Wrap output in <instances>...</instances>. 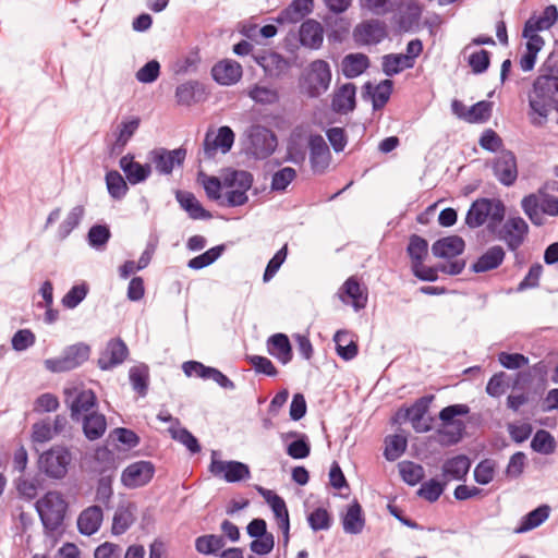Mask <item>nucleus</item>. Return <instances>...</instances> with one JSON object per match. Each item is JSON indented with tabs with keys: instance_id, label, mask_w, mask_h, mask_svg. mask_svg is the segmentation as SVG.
I'll return each instance as SVG.
<instances>
[{
	"instance_id": "obj_1",
	"label": "nucleus",
	"mask_w": 558,
	"mask_h": 558,
	"mask_svg": "<svg viewBox=\"0 0 558 558\" xmlns=\"http://www.w3.org/2000/svg\"><path fill=\"white\" fill-rule=\"evenodd\" d=\"M529 119L532 125L543 126L551 110L558 112V76L539 75L529 94Z\"/></svg>"
},
{
	"instance_id": "obj_2",
	"label": "nucleus",
	"mask_w": 558,
	"mask_h": 558,
	"mask_svg": "<svg viewBox=\"0 0 558 558\" xmlns=\"http://www.w3.org/2000/svg\"><path fill=\"white\" fill-rule=\"evenodd\" d=\"M505 216L506 206L501 199L480 197L471 204L466 211L465 225L470 229L487 225L488 231L495 233Z\"/></svg>"
},
{
	"instance_id": "obj_3",
	"label": "nucleus",
	"mask_w": 558,
	"mask_h": 558,
	"mask_svg": "<svg viewBox=\"0 0 558 558\" xmlns=\"http://www.w3.org/2000/svg\"><path fill=\"white\" fill-rule=\"evenodd\" d=\"M35 508L47 534L62 529L69 505L61 493L47 492L36 501Z\"/></svg>"
},
{
	"instance_id": "obj_4",
	"label": "nucleus",
	"mask_w": 558,
	"mask_h": 558,
	"mask_svg": "<svg viewBox=\"0 0 558 558\" xmlns=\"http://www.w3.org/2000/svg\"><path fill=\"white\" fill-rule=\"evenodd\" d=\"M331 69L327 61H312L299 80L301 93L310 98H318L325 94L331 83Z\"/></svg>"
},
{
	"instance_id": "obj_5",
	"label": "nucleus",
	"mask_w": 558,
	"mask_h": 558,
	"mask_svg": "<svg viewBox=\"0 0 558 558\" xmlns=\"http://www.w3.org/2000/svg\"><path fill=\"white\" fill-rule=\"evenodd\" d=\"M90 355V347L84 342H77L66 347L58 357L47 359L45 367L52 373H63L75 369L84 364Z\"/></svg>"
},
{
	"instance_id": "obj_6",
	"label": "nucleus",
	"mask_w": 558,
	"mask_h": 558,
	"mask_svg": "<svg viewBox=\"0 0 558 558\" xmlns=\"http://www.w3.org/2000/svg\"><path fill=\"white\" fill-rule=\"evenodd\" d=\"M72 461V454L66 447L53 446L39 456L38 469L50 478L61 480Z\"/></svg>"
},
{
	"instance_id": "obj_7",
	"label": "nucleus",
	"mask_w": 558,
	"mask_h": 558,
	"mask_svg": "<svg viewBox=\"0 0 558 558\" xmlns=\"http://www.w3.org/2000/svg\"><path fill=\"white\" fill-rule=\"evenodd\" d=\"M521 207L529 219L536 226L544 222L543 214L556 217L558 216V197L544 193L541 197L530 194L523 197Z\"/></svg>"
},
{
	"instance_id": "obj_8",
	"label": "nucleus",
	"mask_w": 558,
	"mask_h": 558,
	"mask_svg": "<svg viewBox=\"0 0 558 558\" xmlns=\"http://www.w3.org/2000/svg\"><path fill=\"white\" fill-rule=\"evenodd\" d=\"M247 151L255 159H266L276 150L278 140L276 134L266 126L252 125L247 132Z\"/></svg>"
},
{
	"instance_id": "obj_9",
	"label": "nucleus",
	"mask_w": 558,
	"mask_h": 558,
	"mask_svg": "<svg viewBox=\"0 0 558 558\" xmlns=\"http://www.w3.org/2000/svg\"><path fill=\"white\" fill-rule=\"evenodd\" d=\"M218 451H211L209 472L214 476L222 477L227 483H238L251 477L247 464L240 461H222L217 459Z\"/></svg>"
},
{
	"instance_id": "obj_10",
	"label": "nucleus",
	"mask_w": 558,
	"mask_h": 558,
	"mask_svg": "<svg viewBox=\"0 0 558 558\" xmlns=\"http://www.w3.org/2000/svg\"><path fill=\"white\" fill-rule=\"evenodd\" d=\"M155 465L150 461H136L129 464L121 474V483L126 488H138L147 485L154 477Z\"/></svg>"
},
{
	"instance_id": "obj_11",
	"label": "nucleus",
	"mask_w": 558,
	"mask_h": 558,
	"mask_svg": "<svg viewBox=\"0 0 558 558\" xmlns=\"http://www.w3.org/2000/svg\"><path fill=\"white\" fill-rule=\"evenodd\" d=\"M150 160L158 173L169 175L175 167H182L186 158V149L179 147L172 150L157 148L150 151Z\"/></svg>"
},
{
	"instance_id": "obj_12",
	"label": "nucleus",
	"mask_w": 558,
	"mask_h": 558,
	"mask_svg": "<svg viewBox=\"0 0 558 558\" xmlns=\"http://www.w3.org/2000/svg\"><path fill=\"white\" fill-rule=\"evenodd\" d=\"M529 226L522 217H511L497 232V239L504 241L510 251H517L524 242Z\"/></svg>"
},
{
	"instance_id": "obj_13",
	"label": "nucleus",
	"mask_w": 558,
	"mask_h": 558,
	"mask_svg": "<svg viewBox=\"0 0 558 558\" xmlns=\"http://www.w3.org/2000/svg\"><path fill=\"white\" fill-rule=\"evenodd\" d=\"M493 173L502 185L512 186L518 179L515 155L511 150H501L493 162Z\"/></svg>"
},
{
	"instance_id": "obj_14",
	"label": "nucleus",
	"mask_w": 558,
	"mask_h": 558,
	"mask_svg": "<svg viewBox=\"0 0 558 558\" xmlns=\"http://www.w3.org/2000/svg\"><path fill=\"white\" fill-rule=\"evenodd\" d=\"M387 36L386 25L379 20H368L357 24L353 29V39L357 45H377Z\"/></svg>"
},
{
	"instance_id": "obj_15",
	"label": "nucleus",
	"mask_w": 558,
	"mask_h": 558,
	"mask_svg": "<svg viewBox=\"0 0 558 558\" xmlns=\"http://www.w3.org/2000/svg\"><path fill=\"white\" fill-rule=\"evenodd\" d=\"M129 355V349L121 338L110 339L97 361L101 371H109L122 364Z\"/></svg>"
},
{
	"instance_id": "obj_16",
	"label": "nucleus",
	"mask_w": 558,
	"mask_h": 558,
	"mask_svg": "<svg viewBox=\"0 0 558 558\" xmlns=\"http://www.w3.org/2000/svg\"><path fill=\"white\" fill-rule=\"evenodd\" d=\"M310 162L314 173H324L328 168L331 154L324 137L319 134L311 135L310 141Z\"/></svg>"
},
{
	"instance_id": "obj_17",
	"label": "nucleus",
	"mask_w": 558,
	"mask_h": 558,
	"mask_svg": "<svg viewBox=\"0 0 558 558\" xmlns=\"http://www.w3.org/2000/svg\"><path fill=\"white\" fill-rule=\"evenodd\" d=\"M313 0H292L291 3L281 10L275 21L281 25L296 24L313 12Z\"/></svg>"
},
{
	"instance_id": "obj_18",
	"label": "nucleus",
	"mask_w": 558,
	"mask_h": 558,
	"mask_svg": "<svg viewBox=\"0 0 558 558\" xmlns=\"http://www.w3.org/2000/svg\"><path fill=\"white\" fill-rule=\"evenodd\" d=\"M243 71L239 62L225 59L216 63L211 69L213 78L220 85H233L242 77Z\"/></svg>"
},
{
	"instance_id": "obj_19",
	"label": "nucleus",
	"mask_w": 558,
	"mask_h": 558,
	"mask_svg": "<svg viewBox=\"0 0 558 558\" xmlns=\"http://www.w3.org/2000/svg\"><path fill=\"white\" fill-rule=\"evenodd\" d=\"M434 400L433 395L423 396L414 401V403L405 409V417L412 423L413 428L417 433H426L432 429L430 424H423L422 420L428 412L429 405Z\"/></svg>"
},
{
	"instance_id": "obj_20",
	"label": "nucleus",
	"mask_w": 558,
	"mask_h": 558,
	"mask_svg": "<svg viewBox=\"0 0 558 558\" xmlns=\"http://www.w3.org/2000/svg\"><path fill=\"white\" fill-rule=\"evenodd\" d=\"M505 258L506 252L502 246H490L471 265V271L482 274L495 270L504 263Z\"/></svg>"
},
{
	"instance_id": "obj_21",
	"label": "nucleus",
	"mask_w": 558,
	"mask_h": 558,
	"mask_svg": "<svg viewBox=\"0 0 558 558\" xmlns=\"http://www.w3.org/2000/svg\"><path fill=\"white\" fill-rule=\"evenodd\" d=\"M255 60L257 64L263 68L266 75L270 77H280L286 74L290 68L289 61L275 51H265L258 54Z\"/></svg>"
},
{
	"instance_id": "obj_22",
	"label": "nucleus",
	"mask_w": 558,
	"mask_h": 558,
	"mask_svg": "<svg viewBox=\"0 0 558 558\" xmlns=\"http://www.w3.org/2000/svg\"><path fill=\"white\" fill-rule=\"evenodd\" d=\"M120 168L125 174L130 184L135 185L148 179L151 173L149 163L142 165L134 160V156L126 154L119 161Z\"/></svg>"
},
{
	"instance_id": "obj_23",
	"label": "nucleus",
	"mask_w": 558,
	"mask_h": 558,
	"mask_svg": "<svg viewBox=\"0 0 558 558\" xmlns=\"http://www.w3.org/2000/svg\"><path fill=\"white\" fill-rule=\"evenodd\" d=\"M104 520L100 506L93 505L84 509L77 518V529L83 535L90 536L98 532Z\"/></svg>"
},
{
	"instance_id": "obj_24",
	"label": "nucleus",
	"mask_w": 558,
	"mask_h": 558,
	"mask_svg": "<svg viewBox=\"0 0 558 558\" xmlns=\"http://www.w3.org/2000/svg\"><path fill=\"white\" fill-rule=\"evenodd\" d=\"M299 36L303 47L317 50L324 41V28L316 20L308 19L301 24Z\"/></svg>"
},
{
	"instance_id": "obj_25",
	"label": "nucleus",
	"mask_w": 558,
	"mask_h": 558,
	"mask_svg": "<svg viewBox=\"0 0 558 558\" xmlns=\"http://www.w3.org/2000/svg\"><path fill=\"white\" fill-rule=\"evenodd\" d=\"M356 87L353 83H347L335 90L331 99V109L337 113H348L355 109Z\"/></svg>"
},
{
	"instance_id": "obj_26",
	"label": "nucleus",
	"mask_w": 558,
	"mask_h": 558,
	"mask_svg": "<svg viewBox=\"0 0 558 558\" xmlns=\"http://www.w3.org/2000/svg\"><path fill=\"white\" fill-rule=\"evenodd\" d=\"M393 83L390 80H384L374 86L371 82L363 85V97L371 98L374 110H379L388 102L392 93Z\"/></svg>"
},
{
	"instance_id": "obj_27",
	"label": "nucleus",
	"mask_w": 558,
	"mask_h": 558,
	"mask_svg": "<svg viewBox=\"0 0 558 558\" xmlns=\"http://www.w3.org/2000/svg\"><path fill=\"white\" fill-rule=\"evenodd\" d=\"M96 407L95 392L92 389H83L70 401L71 417L74 421H80L83 415L93 412Z\"/></svg>"
},
{
	"instance_id": "obj_28",
	"label": "nucleus",
	"mask_w": 558,
	"mask_h": 558,
	"mask_svg": "<svg viewBox=\"0 0 558 558\" xmlns=\"http://www.w3.org/2000/svg\"><path fill=\"white\" fill-rule=\"evenodd\" d=\"M464 240L459 235L445 236L432 245V253L439 258H453L463 253Z\"/></svg>"
},
{
	"instance_id": "obj_29",
	"label": "nucleus",
	"mask_w": 558,
	"mask_h": 558,
	"mask_svg": "<svg viewBox=\"0 0 558 558\" xmlns=\"http://www.w3.org/2000/svg\"><path fill=\"white\" fill-rule=\"evenodd\" d=\"M267 352L277 359L282 365L292 361L293 352L287 335L278 332L267 340Z\"/></svg>"
},
{
	"instance_id": "obj_30",
	"label": "nucleus",
	"mask_w": 558,
	"mask_h": 558,
	"mask_svg": "<svg viewBox=\"0 0 558 558\" xmlns=\"http://www.w3.org/2000/svg\"><path fill=\"white\" fill-rule=\"evenodd\" d=\"M234 132L229 126L219 128L213 141H210L209 134H207L204 141L206 156L211 157L218 148L223 154L230 151L234 143Z\"/></svg>"
},
{
	"instance_id": "obj_31",
	"label": "nucleus",
	"mask_w": 558,
	"mask_h": 558,
	"mask_svg": "<svg viewBox=\"0 0 558 558\" xmlns=\"http://www.w3.org/2000/svg\"><path fill=\"white\" fill-rule=\"evenodd\" d=\"M471 468V461L465 454H458L445 461L442 476L446 481H462Z\"/></svg>"
},
{
	"instance_id": "obj_32",
	"label": "nucleus",
	"mask_w": 558,
	"mask_h": 558,
	"mask_svg": "<svg viewBox=\"0 0 558 558\" xmlns=\"http://www.w3.org/2000/svg\"><path fill=\"white\" fill-rule=\"evenodd\" d=\"M175 199L194 220L208 219L211 217L210 213L207 211L202 204L197 201L195 195L187 191H177Z\"/></svg>"
},
{
	"instance_id": "obj_33",
	"label": "nucleus",
	"mask_w": 558,
	"mask_h": 558,
	"mask_svg": "<svg viewBox=\"0 0 558 558\" xmlns=\"http://www.w3.org/2000/svg\"><path fill=\"white\" fill-rule=\"evenodd\" d=\"M134 511L133 504L118 506L112 518L111 533L113 535H122L133 525L135 522Z\"/></svg>"
},
{
	"instance_id": "obj_34",
	"label": "nucleus",
	"mask_w": 558,
	"mask_h": 558,
	"mask_svg": "<svg viewBox=\"0 0 558 558\" xmlns=\"http://www.w3.org/2000/svg\"><path fill=\"white\" fill-rule=\"evenodd\" d=\"M470 413L468 404H451L444 408L439 412V420L445 424H453L458 426L457 435L451 439V442H458L462 437V430L464 429V423L460 420L454 421L456 416H463Z\"/></svg>"
},
{
	"instance_id": "obj_35",
	"label": "nucleus",
	"mask_w": 558,
	"mask_h": 558,
	"mask_svg": "<svg viewBox=\"0 0 558 558\" xmlns=\"http://www.w3.org/2000/svg\"><path fill=\"white\" fill-rule=\"evenodd\" d=\"M107 429V420L104 414L93 411L83 417V433L93 441L101 438Z\"/></svg>"
},
{
	"instance_id": "obj_36",
	"label": "nucleus",
	"mask_w": 558,
	"mask_h": 558,
	"mask_svg": "<svg viewBox=\"0 0 558 558\" xmlns=\"http://www.w3.org/2000/svg\"><path fill=\"white\" fill-rule=\"evenodd\" d=\"M398 10L400 11L399 26L401 29L410 32L418 25L423 7L417 0H408L404 3L403 9L400 8Z\"/></svg>"
},
{
	"instance_id": "obj_37",
	"label": "nucleus",
	"mask_w": 558,
	"mask_h": 558,
	"mask_svg": "<svg viewBox=\"0 0 558 558\" xmlns=\"http://www.w3.org/2000/svg\"><path fill=\"white\" fill-rule=\"evenodd\" d=\"M369 66V59L364 53L347 54L341 62V70L347 78H354L363 74Z\"/></svg>"
},
{
	"instance_id": "obj_38",
	"label": "nucleus",
	"mask_w": 558,
	"mask_h": 558,
	"mask_svg": "<svg viewBox=\"0 0 558 558\" xmlns=\"http://www.w3.org/2000/svg\"><path fill=\"white\" fill-rule=\"evenodd\" d=\"M365 525V519L361 505L354 500L348 508L342 520V526L345 533L360 534Z\"/></svg>"
},
{
	"instance_id": "obj_39",
	"label": "nucleus",
	"mask_w": 558,
	"mask_h": 558,
	"mask_svg": "<svg viewBox=\"0 0 558 558\" xmlns=\"http://www.w3.org/2000/svg\"><path fill=\"white\" fill-rule=\"evenodd\" d=\"M414 65L403 53H389L383 57L381 69L386 76H395L405 69H412Z\"/></svg>"
},
{
	"instance_id": "obj_40",
	"label": "nucleus",
	"mask_w": 558,
	"mask_h": 558,
	"mask_svg": "<svg viewBox=\"0 0 558 558\" xmlns=\"http://www.w3.org/2000/svg\"><path fill=\"white\" fill-rule=\"evenodd\" d=\"M549 513V506L542 505L537 507L522 518L520 525L515 529V532L524 533L539 526L548 519Z\"/></svg>"
},
{
	"instance_id": "obj_41",
	"label": "nucleus",
	"mask_w": 558,
	"mask_h": 558,
	"mask_svg": "<svg viewBox=\"0 0 558 558\" xmlns=\"http://www.w3.org/2000/svg\"><path fill=\"white\" fill-rule=\"evenodd\" d=\"M226 545L225 538L217 534H206L195 538V549L206 556H216Z\"/></svg>"
},
{
	"instance_id": "obj_42",
	"label": "nucleus",
	"mask_w": 558,
	"mask_h": 558,
	"mask_svg": "<svg viewBox=\"0 0 558 558\" xmlns=\"http://www.w3.org/2000/svg\"><path fill=\"white\" fill-rule=\"evenodd\" d=\"M131 386L138 396L145 397L148 392L149 371L146 365L132 366L129 371Z\"/></svg>"
},
{
	"instance_id": "obj_43",
	"label": "nucleus",
	"mask_w": 558,
	"mask_h": 558,
	"mask_svg": "<svg viewBox=\"0 0 558 558\" xmlns=\"http://www.w3.org/2000/svg\"><path fill=\"white\" fill-rule=\"evenodd\" d=\"M84 215L85 209L82 205L74 206L58 228L59 240H65L80 226Z\"/></svg>"
},
{
	"instance_id": "obj_44",
	"label": "nucleus",
	"mask_w": 558,
	"mask_h": 558,
	"mask_svg": "<svg viewBox=\"0 0 558 558\" xmlns=\"http://www.w3.org/2000/svg\"><path fill=\"white\" fill-rule=\"evenodd\" d=\"M404 0H365L361 2L362 9L369 11L377 16H385L402 8Z\"/></svg>"
},
{
	"instance_id": "obj_45",
	"label": "nucleus",
	"mask_w": 558,
	"mask_h": 558,
	"mask_svg": "<svg viewBox=\"0 0 558 558\" xmlns=\"http://www.w3.org/2000/svg\"><path fill=\"white\" fill-rule=\"evenodd\" d=\"M407 253L411 258V265L424 263L428 255V242L417 234H412L409 238Z\"/></svg>"
},
{
	"instance_id": "obj_46",
	"label": "nucleus",
	"mask_w": 558,
	"mask_h": 558,
	"mask_svg": "<svg viewBox=\"0 0 558 558\" xmlns=\"http://www.w3.org/2000/svg\"><path fill=\"white\" fill-rule=\"evenodd\" d=\"M253 174L244 170H232L223 178V185L247 192L253 184Z\"/></svg>"
},
{
	"instance_id": "obj_47",
	"label": "nucleus",
	"mask_w": 558,
	"mask_h": 558,
	"mask_svg": "<svg viewBox=\"0 0 558 558\" xmlns=\"http://www.w3.org/2000/svg\"><path fill=\"white\" fill-rule=\"evenodd\" d=\"M225 244L214 246L198 256L193 257L189 260L187 267L194 270L203 269L213 263H215L225 252Z\"/></svg>"
},
{
	"instance_id": "obj_48",
	"label": "nucleus",
	"mask_w": 558,
	"mask_h": 558,
	"mask_svg": "<svg viewBox=\"0 0 558 558\" xmlns=\"http://www.w3.org/2000/svg\"><path fill=\"white\" fill-rule=\"evenodd\" d=\"M106 184L109 195L114 199L123 198L129 190L125 180L117 170L106 173Z\"/></svg>"
},
{
	"instance_id": "obj_49",
	"label": "nucleus",
	"mask_w": 558,
	"mask_h": 558,
	"mask_svg": "<svg viewBox=\"0 0 558 558\" xmlns=\"http://www.w3.org/2000/svg\"><path fill=\"white\" fill-rule=\"evenodd\" d=\"M531 448L542 454H551L555 451L556 441L549 432L539 429L531 441Z\"/></svg>"
},
{
	"instance_id": "obj_50",
	"label": "nucleus",
	"mask_w": 558,
	"mask_h": 558,
	"mask_svg": "<svg viewBox=\"0 0 558 558\" xmlns=\"http://www.w3.org/2000/svg\"><path fill=\"white\" fill-rule=\"evenodd\" d=\"M493 104L490 101L481 100L473 105L465 114V121L469 123H484L492 117Z\"/></svg>"
},
{
	"instance_id": "obj_51",
	"label": "nucleus",
	"mask_w": 558,
	"mask_h": 558,
	"mask_svg": "<svg viewBox=\"0 0 558 558\" xmlns=\"http://www.w3.org/2000/svg\"><path fill=\"white\" fill-rule=\"evenodd\" d=\"M347 338H349L348 331L338 330L333 336V341L336 343L337 354L344 361H351L357 355L359 348L357 344L352 340L345 344H341V339Z\"/></svg>"
},
{
	"instance_id": "obj_52",
	"label": "nucleus",
	"mask_w": 558,
	"mask_h": 558,
	"mask_svg": "<svg viewBox=\"0 0 558 558\" xmlns=\"http://www.w3.org/2000/svg\"><path fill=\"white\" fill-rule=\"evenodd\" d=\"M41 484L37 477L20 476L15 480V488L19 496L25 500H33L37 497Z\"/></svg>"
},
{
	"instance_id": "obj_53",
	"label": "nucleus",
	"mask_w": 558,
	"mask_h": 558,
	"mask_svg": "<svg viewBox=\"0 0 558 558\" xmlns=\"http://www.w3.org/2000/svg\"><path fill=\"white\" fill-rule=\"evenodd\" d=\"M201 90L198 82H186L175 88V99L179 105L191 106L197 100V93Z\"/></svg>"
},
{
	"instance_id": "obj_54",
	"label": "nucleus",
	"mask_w": 558,
	"mask_h": 558,
	"mask_svg": "<svg viewBox=\"0 0 558 558\" xmlns=\"http://www.w3.org/2000/svg\"><path fill=\"white\" fill-rule=\"evenodd\" d=\"M110 238L111 232L106 225H94L87 233L88 244L96 250L105 248Z\"/></svg>"
},
{
	"instance_id": "obj_55",
	"label": "nucleus",
	"mask_w": 558,
	"mask_h": 558,
	"mask_svg": "<svg viewBox=\"0 0 558 558\" xmlns=\"http://www.w3.org/2000/svg\"><path fill=\"white\" fill-rule=\"evenodd\" d=\"M384 456L388 461L400 458L407 449V439L401 435H392L386 438Z\"/></svg>"
},
{
	"instance_id": "obj_56",
	"label": "nucleus",
	"mask_w": 558,
	"mask_h": 558,
	"mask_svg": "<svg viewBox=\"0 0 558 558\" xmlns=\"http://www.w3.org/2000/svg\"><path fill=\"white\" fill-rule=\"evenodd\" d=\"M344 293L352 300L355 310L364 308L367 298L363 296L361 286L354 277H350L342 286Z\"/></svg>"
},
{
	"instance_id": "obj_57",
	"label": "nucleus",
	"mask_w": 558,
	"mask_h": 558,
	"mask_svg": "<svg viewBox=\"0 0 558 558\" xmlns=\"http://www.w3.org/2000/svg\"><path fill=\"white\" fill-rule=\"evenodd\" d=\"M400 475L402 480L411 486L420 483L424 477V469L422 465L411 461H405L399 464Z\"/></svg>"
},
{
	"instance_id": "obj_58",
	"label": "nucleus",
	"mask_w": 558,
	"mask_h": 558,
	"mask_svg": "<svg viewBox=\"0 0 558 558\" xmlns=\"http://www.w3.org/2000/svg\"><path fill=\"white\" fill-rule=\"evenodd\" d=\"M496 462L493 459H484L474 469V480L480 485L489 484L495 476Z\"/></svg>"
},
{
	"instance_id": "obj_59",
	"label": "nucleus",
	"mask_w": 558,
	"mask_h": 558,
	"mask_svg": "<svg viewBox=\"0 0 558 558\" xmlns=\"http://www.w3.org/2000/svg\"><path fill=\"white\" fill-rule=\"evenodd\" d=\"M140 123L141 120L137 117H134L129 121L121 122L114 146L122 149L137 131Z\"/></svg>"
},
{
	"instance_id": "obj_60",
	"label": "nucleus",
	"mask_w": 558,
	"mask_h": 558,
	"mask_svg": "<svg viewBox=\"0 0 558 558\" xmlns=\"http://www.w3.org/2000/svg\"><path fill=\"white\" fill-rule=\"evenodd\" d=\"M248 96L252 100L262 105H272L279 100L278 92L266 86L255 85L250 89Z\"/></svg>"
},
{
	"instance_id": "obj_61",
	"label": "nucleus",
	"mask_w": 558,
	"mask_h": 558,
	"mask_svg": "<svg viewBox=\"0 0 558 558\" xmlns=\"http://www.w3.org/2000/svg\"><path fill=\"white\" fill-rule=\"evenodd\" d=\"M88 286L83 282L73 286L62 298L61 303L65 308H75L87 295Z\"/></svg>"
},
{
	"instance_id": "obj_62",
	"label": "nucleus",
	"mask_w": 558,
	"mask_h": 558,
	"mask_svg": "<svg viewBox=\"0 0 558 558\" xmlns=\"http://www.w3.org/2000/svg\"><path fill=\"white\" fill-rule=\"evenodd\" d=\"M295 178V169L291 167L282 168L272 174L270 187L272 191L283 192Z\"/></svg>"
},
{
	"instance_id": "obj_63",
	"label": "nucleus",
	"mask_w": 558,
	"mask_h": 558,
	"mask_svg": "<svg viewBox=\"0 0 558 558\" xmlns=\"http://www.w3.org/2000/svg\"><path fill=\"white\" fill-rule=\"evenodd\" d=\"M112 481H113V475H112V473H110V474H101V476L99 477V480L97 482L96 500L101 502L106 507H108V505L112 498V495H113Z\"/></svg>"
},
{
	"instance_id": "obj_64",
	"label": "nucleus",
	"mask_w": 558,
	"mask_h": 558,
	"mask_svg": "<svg viewBox=\"0 0 558 558\" xmlns=\"http://www.w3.org/2000/svg\"><path fill=\"white\" fill-rule=\"evenodd\" d=\"M445 485L446 484H441L435 478H432L421 485L420 489L417 490V495L429 502H435L442 495Z\"/></svg>"
}]
</instances>
